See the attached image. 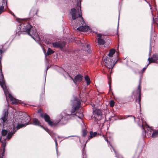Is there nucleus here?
<instances>
[{
  "label": "nucleus",
  "instance_id": "f257e3e1",
  "mask_svg": "<svg viewBox=\"0 0 158 158\" xmlns=\"http://www.w3.org/2000/svg\"><path fill=\"white\" fill-rule=\"evenodd\" d=\"M77 6L76 9H71V14L72 16V23L73 27L81 31L85 32L90 30L89 27L86 24L82 16L81 3L77 2Z\"/></svg>",
  "mask_w": 158,
  "mask_h": 158
},
{
  "label": "nucleus",
  "instance_id": "f03ea898",
  "mask_svg": "<svg viewBox=\"0 0 158 158\" xmlns=\"http://www.w3.org/2000/svg\"><path fill=\"white\" fill-rule=\"evenodd\" d=\"M5 82L4 80L3 75L2 74V69L0 68V85L3 89L4 94L6 97V100L7 99V95L10 98L12 104H17L20 103V101L15 98H14L13 96L10 94L8 89L5 85Z\"/></svg>",
  "mask_w": 158,
  "mask_h": 158
},
{
  "label": "nucleus",
  "instance_id": "7ed1b4c3",
  "mask_svg": "<svg viewBox=\"0 0 158 158\" xmlns=\"http://www.w3.org/2000/svg\"><path fill=\"white\" fill-rule=\"evenodd\" d=\"M19 27L20 31L27 32L28 34L31 36L34 40H35V39L34 36L35 37L37 40H40L36 30L32 28V27L28 23L21 24L19 26Z\"/></svg>",
  "mask_w": 158,
  "mask_h": 158
},
{
  "label": "nucleus",
  "instance_id": "20e7f679",
  "mask_svg": "<svg viewBox=\"0 0 158 158\" xmlns=\"http://www.w3.org/2000/svg\"><path fill=\"white\" fill-rule=\"evenodd\" d=\"M8 132V131L7 130H6L5 129H3L2 131V136L1 137H0V140H1V142L2 143V156H3L4 155V153L5 152V148L6 146V143H5V140L6 139L9 140L12 137V135L15 133V132H13L12 131L11 132H9L7 135L6 136L5 139H4L3 140H2V139L3 138V137L5 136L6 135Z\"/></svg>",
  "mask_w": 158,
  "mask_h": 158
},
{
  "label": "nucleus",
  "instance_id": "39448f33",
  "mask_svg": "<svg viewBox=\"0 0 158 158\" xmlns=\"http://www.w3.org/2000/svg\"><path fill=\"white\" fill-rule=\"evenodd\" d=\"M140 120L142 123V128L144 130V131L143 132V136L146 137V135L147 134L148 137H149L151 135L152 133H153L152 130L147 125L145 122H143V118H141Z\"/></svg>",
  "mask_w": 158,
  "mask_h": 158
},
{
  "label": "nucleus",
  "instance_id": "423d86ee",
  "mask_svg": "<svg viewBox=\"0 0 158 158\" xmlns=\"http://www.w3.org/2000/svg\"><path fill=\"white\" fill-rule=\"evenodd\" d=\"M30 119L29 116L27 114L26 116V117L25 119L23 120L21 122L22 123L25 122V123L22 124L19 123L16 127L17 128V130H18L20 128H21L27 125L28 124V123L30 122Z\"/></svg>",
  "mask_w": 158,
  "mask_h": 158
},
{
  "label": "nucleus",
  "instance_id": "0eeeda50",
  "mask_svg": "<svg viewBox=\"0 0 158 158\" xmlns=\"http://www.w3.org/2000/svg\"><path fill=\"white\" fill-rule=\"evenodd\" d=\"M40 116L42 118H44L45 121L47 122L48 124L51 126H53L57 125V124L52 122L50 120L49 116L46 114H41Z\"/></svg>",
  "mask_w": 158,
  "mask_h": 158
},
{
  "label": "nucleus",
  "instance_id": "6e6552de",
  "mask_svg": "<svg viewBox=\"0 0 158 158\" xmlns=\"http://www.w3.org/2000/svg\"><path fill=\"white\" fill-rule=\"evenodd\" d=\"M93 112L94 114V118L96 120H99L101 118L102 113L101 111L95 108H93Z\"/></svg>",
  "mask_w": 158,
  "mask_h": 158
},
{
  "label": "nucleus",
  "instance_id": "1a4fd4ad",
  "mask_svg": "<svg viewBox=\"0 0 158 158\" xmlns=\"http://www.w3.org/2000/svg\"><path fill=\"white\" fill-rule=\"evenodd\" d=\"M80 101L77 99H75L74 100V103L73 106V109L72 110L70 114L72 113H73L75 112L76 110L79 109L80 107Z\"/></svg>",
  "mask_w": 158,
  "mask_h": 158
},
{
  "label": "nucleus",
  "instance_id": "9d476101",
  "mask_svg": "<svg viewBox=\"0 0 158 158\" xmlns=\"http://www.w3.org/2000/svg\"><path fill=\"white\" fill-rule=\"evenodd\" d=\"M52 44L54 47L60 48L62 49L65 46V43L64 42H56L53 43Z\"/></svg>",
  "mask_w": 158,
  "mask_h": 158
},
{
  "label": "nucleus",
  "instance_id": "9b49d317",
  "mask_svg": "<svg viewBox=\"0 0 158 158\" xmlns=\"http://www.w3.org/2000/svg\"><path fill=\"white\" fill-rule=\"evenodd\" d=\"M33 123H31L30 124H33L35 125H37L39 126L43 127L44 129L48 132L50 135H51V134L50 133V131L47 128H44V127H43V126L40 125V122L38 120V119L36 118H34L33 120Z\"/></svg>",
  "mask_w": 158,
  "mask_h": 158
},
{
  "label": "nucleus",
  "instance_id": "f8f14e48",
  "mask_svg": "<svg viewBox=\"0 0 158 158\" xmlns=\"http://www.w3.org/2000/svg\"><path fill=\"white\" fill-rule=\"evenodd\" d=\"M70 77L71 79L73 81L74 83L76 85L77 82H80L81 81L83 76L80 74H78L75 77L74 79L71 77Z\"/></svg>",
  "mask_w": 158,
  "mask_h": 158
},
{
  "label": "nucleus",
  "instance_id": "ddd939ff",
  "mask_svg": "<svg viewBox=\"0 0 158 158\" xmlns=\"http://www.w3.org/2000/svg\"><path fill=\"white\" fill-rule=\"evenodd\" d=\"M157 60H158V54H157L153 55L151 59L149 58L148 59L149 64L151 63L155 62Z\"/></svg>",
  "mask_w": 158,
  "mask_h": 158
},
{
  "label": "nucleus",
  "instance_id": "4468645a",
  "mask_svg": "<svg viewBox=\"0 0 158 158\" xmlns=\"http://www.w3.org/2000/svg\"><path fill=\"white\" fill-rule=\"evenodd\" d=\"M138 91L139 93L138 98L136 99L135 101L139 104V107H140V101H141V87L140 85L139 84L138 87Z\"/></svg>",
  "mask_w": 158,
  "mask_h": 158
},
{
  "label": "nucleus",
  "instance_id": "2eb2a0df",
  "mask_svg": "<svg viewBox=\"0 0 158 158\" xmlns=\"http://www.w3.org/2000/svg\"><path fill=\"white\" fill-rule=\"evenodd\" d=\"M97 37H98V44L99 45H102L105 43V41L103 39H101L102 35L99 34L97 35Z\"/></svg>",
  "mask_w": 158,
  "mask_h": 158
},
{
  "label": "nucleus",
  "instance_id": "dca6fc26",
  "mask_svg": "<svg viewBox=\"0 0 158 158\" xmlns=\"http://www.w3.org/2000/svg\"><path fill=\"white\" fill-rule=\"evenodd\" d=\"M6 5V7H7V0H2V6H0V14L2 13L4 11V6Z\"/></svg>",
  "mask_w": 158,
  "mask_h": 158
},
{
  "label": "nucleus",
  "instance_id": "f3484780",
  "mask_svg": "<svg viewBox=\"0 0 158 158\" xmlns=\"http://www.w3.org/2000/svg\"><path fill=\"white\" fill-rule=\"evenodd\" d=\"M103 62H104L106 64H105V65L109 69H112L114 65H113L112 64V63L110 62H109V64H109L108 63H107V60H105L104 59L103 60Z\"/></svg>",
  "mask_w": 158,
  "mask_h": 158
},
{
  "label": "nucleus",
  "instance_id": "a211bd4d",
  "mask_svg": "<svg viewBox=\"0 0 158 158\" xmlns=\"http://www.w3.org/2000/svg\"><path fill=\"white\" fill-rule=\"evenodd\" d=\"M7 111L5 110L3 116L1 118V119L3 120V122L4 123L7 119Z\"/></svg>",
  "mask_w": 158,
  "mask_h": 158
},
{
  "label": "nucleus",
  "instance_id": "6ab92c4d",
  "mask_svg": "<svg viewBox=\"0 0 158 158\" xmlns=\"http://www.w3.org/2000/svg\"><path fill=\"white\" fill-rule=\"evenodd\" d=\"M89 134L90 135L88 138V139H90L92 138L93 137H95L97 134V132H93L92 131H90L89 132Z\"/></svg>",
  "mask_w": 158,
  "mask_h": 158
},
{
  "label": "nucleus",
  "instance_id": "aec40b11",
  "mask_svg": "<svg viewBox=\"0 0 158 158\" xmlns=\"http://www.w3.org/2000/svg\"><path fill=\"white\" fill-rule=\"evenodd\" d=\"M115 50L114 49H111L110 51L109 54H108L109 56L110 57H112L113 55L114 54L115 52Z\"/></svg>",
  "mask_w": 158,
  "mask_h": 158
},
{
  "label": "nucleus",
  "instance_id": "412c9836",
  "mask_svg": "<svg viewBox=\"0 0 158 158\" xmlns=\"http://www.w3.org/2000/svg\"><path fill=\"white\" fill-rule=\"evenodd\" d=\"M54 52L52 51L50 48H49L47 52V54H45L46 56L47 55H49L52 54Z\"/></svg>",
  "mask_w": 158,
  "mask_h": 158
},
{
  "label": "nucleus",
  "instance_id": "4be33fe9",
  "mask_svg": "<svg viewBox=\"0 0 158 158\" xmlns=\"http://www.w3.org/2000/svg\"><path fill=\"white\" fill-rule=\"evenodd\" d=\"M152 138H155L158 136V130L154 132H153L152 134Z\"/></svg>",
  "mask_w": 158,
  "mask_h": 158
},
{
  "label": "nucleus",
  "instance_id": "5701e85b",
  "mask_svg": "<svg viewBox=\"0 0 158 158\" xmlns=\"http://www.w3.org/2000/svg\"><path fill=\"white\" fill-rule=\"evenodd\" d=\"M85 79L87 81V85H89L90 82V79L88 76H86L85 77Z\"/></svg>",
  "mask_w": 158,
  "mask_h": 158
},
{
  "label": "nucleus",
  "instance_id": "b1692460",
  "mask_svg": "<svg viewBox=\"0 0 158 158\" xmlns=\"http://www.w3.org/2000/svg\"><path fill=\"white\" fill-rule=\"evenodd\" d=\"M78 113H77L76 114V116L77 117L79 118L80 119H81L83 117V114L81 112L80 113V114H79V115H77V114Z\"/></svg>",
  "mask_w": 158,
  "mask_h": 158
},
{
  "label": "nucleus",
  "instance_id": "393cba45",
  "mask_svg": "<svg viewBox=\"0 0 158 158\" xmlns=\"http://www.w3.org/2000/svg\"><path fill=\"white\" fill-rule=\"evenodd\" d=\"M82 136L83 137H85L87 135V131L85 129H83L82 130Z\"/></svg>",
  "mask_w": 158,
  "mask_h": 158
},
{
  "label": "nucleus",
  "instance_id": "a878e982",
  "mask_svg": "<svg viewBox=\"0 0 158 158\" xmlns=\"http://www.w3.org/2000/svg\"><path fill=\"white\" fill-rule=\"evenodd\" d=\"M114 105V101L111 100L110 102V106L111 107H113Z\"/></svg>",
  "mask_w": 158,
  "mask_h": 158
},
{
  "label": "nucleus",
  "instance_id": "bb28decb",
  "mask_svg": "<svg viewBox=\"0 0 158 158\" xmlns=\"http://www.w3.org/2000/svg\"><path fill=\"white\" fill-rule=\"evenodd\" d=\"M55 141L56 145V151H57V150H58L57 144V140L56 139H55Z\"/></svg>",
  "mask_w": 158,
  "mask_h": 158
},
{
  "label": "nucleus",
  "instance_id": "cd10ccee",
  "mask_svg": "<svg viewBox=\"0 0 158 158\" xmlns=\"http://www.w3.org/2000/svg\"><path fill=\"white\" fill-rule=\"evenodd\" d=\"M148 64L145 67V68H144L143 69H142V71H143V72L145 70V69H146V68L148 67V64Z\"/></svg>",
  "mask_w": 158,
  "mask_h": 158
},
{
  "label": "nucleus",
  "instance_id": "c85d7f7f",
  "mask_svg": "<svg viewBox=\"0 0 158 158\" xmlns=\"http://www.w3.org/2000/svg\"><path fill=\"white\" fill-rule=\"evenodd\" d=\"M103 136L104 138L105 139V140L107 142V143L108 142V141L107 139H106V138L105 137L104 135H103Z\"/></svg>",
  "mask_w": 158,
  "mask_h": 158
},
{
  "label": "nucleus",
  "instance_id": "c756f323",
  "mask_svg": "<svg viewBox=\"0 0 158 158\" xmlns=\"http://www.w3.org/2000/svg\"><path fill=\"white\" fill-rule=\"evenodd\" d=\"M119 19H118V26H117V31H118V27H119Z\"/></svg>",
  "mask_w": 158,
  "mask_h": 158
},
{
  "label": "nucleus",
  "instance_id": "7c9ffc66",
  "mask_svg": "<svg viewBox=\"0 0 158 158\" xmlns=\"http://www.w3.org/2000/svg\"><path fill=\"white\" fill-rule=\"evenodd\" d=\"M109 85L110 89H111L110 84L109 82Z\"/></svg>",
  "mask_w": 158,
  "mask_h": 158
},
{
  "label": "nucleus",
  "instance_id": "2f4dec72",
  "mask_svg": "<svg viewBox=\"0 0 158 158\" xmlns=\"http://www.w3.org/2000/svg\"><path fill=\"white\" fill-rule=\"evenodd\" d=\"M110 145L111 146V147H112V148H113V151H114V152H115V153H116V152H115V150H114V149L112 147V146H111L110 144Z\"/></svg>",
  "mask_w": 158,
  "mask_h": 158
},
{
  "label": "nucleus",
  "instance_id": "473e14b6",
  "mask_svg": "<svg viewBox=\"0 0 158 158\" xmlns=\"http://www.w3.org/2000/svg\"><path fill=\"white\" fill-rule=\"evenodd\" d=\"M65 118H64H64H63V117H62V121H63L64 120V119H65Z\"/></svg>",
  "mask_w": 158,
  "mask_h": 158
},
{
  "label": "nucleus",
  "instance_id": "72a5a7b5",
  "mask_svg": "<svg viewBox=\"0 0 158 158\" xmlns=\"http://www.w3.org/2000/svg\"><path fill=\"white\" fill-rule=\"evenodd\" d=\"M2 53V51L0 49V55Z\"/></svg>",
  "mask_w": 158,
  "mask_h": 158
},
{
  "label": "nucleus",
  "instance_id": "f704fd0d",
  "mask_svg": "<svg viewBox=\"0 0 158 158\" xmlns=\"http://www.w3.org/2000/svg\"><path fill=\"white\" fill-rule=\"evenodd\" d=\"M10 13L11 14L13 15H14V14L11 11H10Z\"/></svg>",
  "mask_w": 158,
  "mask_h": 158
},
{
  "label": "nucleus",
  "instance_id": "c9c22d12",
  "mask_svg": "<svg viewBox=\"0 0 158 158\" xmlns=\"http://www.w3.org/2000/svg\"><path fill=\"white\" fill-rule=\"evenodd\" d=\"M67 122V121H66L65 122L63 123L64 124H65V123H66Z\"/></svg>",
  "mask_w": 158,
  "mask_h": 158
},
{
  "label": "nucleus",
  "instance_id": "e433bc0d",
  "mask_svg": "<svg viewBox=\"0 0 158 158\" xmlns=\"http://www.w3.org/2000/svg\"><path fill=\"white\" fill-rule=\"evenodd\" d=\"M116 156L117 157V158H119V157H117V154H116ZM121 158H123V157H122Z\"/></svg>",
  "mask_w": 158,
  "mask_h": 158
},
{
  "label": "nucleus",
  "instance_id": "4c0bfd02",
  "mask_svg": "<svg viewBox=\"0 0 158 158\" xmlns=\"http://www.w3.org/2000/svg\"><path fill=\"white\" fill-rule=\"evenodd\" d=\"M98 135H102L101 134H98Z\"/></svg>",
  "mask_w": 158,
  "mask_h": 158
},
{
  "label": "nucleus",
  "instance_id": "58836bf2",
  "mask_svg": "<svg viewBox=\"0 0 158 158\" xmlns=\"http://www.w3.org/2000/svg\"><path fill=\"white\" fill-rule=\"evenodd\" d=\"M60 121H58L57 122V123H59L60 122Z\"/></svg>",
  "mask_w": 158,
  "mask_h": 158
},
{
  "label": "nucleus",
  "instance_id": "ea45409f",
  "mask_svg": "<svg viewBox=\"0 0 158 158\" xmlns=\"http://www.w3.org/2000/svg\"><path fill=\"white\" fill-rule=\"evenodd\" d=\"M70 114H68V115H69Z\"/></svg>",
  "mask_w": 158,
  "mask_h": 158
},
{
  "label": "nucleus",
  "instance_id": "a19ab883",
  "mask_svg": "<svg viewBox=\"0 0 158 158\" xmlns=\"http://www.w3.org/2000/svg\"><path fill=\"white\" fill-rule=\"evenodd\" d=\"M134 119L135 120V117H134Z\"/></svg>",
  "mask_w": 158,
  "mask_h": 158
},
{
  "label": "nucleus",
  "instance_id": "79ce46f5",
  "mask_svg": "<svg viewBox=\"0 0 158 158\" xmlns=\"http://www.w3.org/2000/svg\"><path fill=\"white\" fill-rule=\"evenodd\" d=\"M87 142V141H86V142L85 144H86V143Z\"/></svg>",
  "mask_w": 158,
  "mask_h": 158
}]
</instances>
